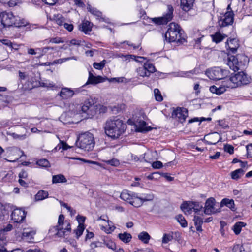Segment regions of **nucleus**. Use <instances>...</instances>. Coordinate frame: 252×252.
I'll list each match as a JSON object with an SVG mask.
<instances>
[{
    "instance_id": "obj_1",
    "label": "nucleus",
    "mask_w": 252,
    "mask_h": 252,
    "mask_svg": "<svg viewBox=\"0 0 252 252\" xmlns=\"http://www.w3.org/2000/svg\"><path fill=\"white\" fill-rule=\"evenodd\" d=\"M127 128V126L123 120L116 117L107 121L105 126L106 134L113 139L118 138Z\"/></svg>"
},
{
    "instance_id": "obj_2",
    "label": "nucleus",
    "mask_w": 252,
    "mask_h": 252,
    "mask_svg": "<svg viewBox=\"0 0 252 252\" xmlns=\"http://www.w3.org/2000/svg\"><path fill=\"white\" fill-rule=\"evenodd\" d=\"M186 35L181 26L177 23L172 22L168 25V28L164 34V38L167 42H176L177 44H182L187 42Z\"/></svg>"
},
{
    "instance_id": "obj_3",
    "label": "nucleus",
    "mask_w": 252,
    "mask_h": 252,
    "mask_svg": "<svg viewBox=\"0 0 252 252\" xmlns=\"http://www.w3.org/2000/svg\"><path fill=\"white\" fill-rule=\"evenodd\" d=\"M249 61V59L244 54H237L235 56L228 54L227 64L234 72L245 69Z\"/></svg>"
},
{
    "instance_id": "obj_4",
    "label": "nucleus",
    "mask_w": 252,
    "mask_h": 252,
    "mask_svg": "<svg viewBox=\"0 0 252 252\" xmlns=\"http://www.w3.org/2000/svg\"><path fill=\"white\" fill-rule=\"evenodd\" d=\"M64 215L61 214L59 217L58 225L53 227L49 230L50 232H56L55 235L59 237L67 239V237L71 233V226L67 220L64 221Z\"/></svg>"
},
{
    "instance_id": "obj_5",
    "label": "nucleus",
    "mask_w": 252,
    "mask_h": 252,
    "mask_svg": "<svg viewBox=\"0 0 252 252\" xmlns=\"http://www.w3.org/2000/svg\"><path fill=\"white\" fill-rule=\"evenodd\" d=\"M251 77L248 76L243 70L238 72L234 75L231 74L228 82L231 85H234L236 88L241 85H246L250 83Z\"/></svg>"
},
{
    "instance_id": "obj_6",
    "label": "nucleus",
    "mask_w": 252,
    "mask_h": 252,
    "mask_svg": "<svg viewBox=\"0 0 252 252\" xmlns=\"http://www.w3.org/2000/svg\"><path fill=\"white\" fill-rule=\"evenodd\" d=\"M93 140V134L87 132L79 135L77 145L82 149L90 151L94 148Z\"/></svg>"
},
{
    "instance_id": "obj_7",
    "label": "nucleus",
    "mask_w": 252,
    "mask_h": 252,
    "mask_svg": "<svg viewBox=\"0 0 252 252\" xmlns=\"http://www.w3.org/2000/svg\"><path fill=\"white\" fill-rule=\"evenodd\" d=\"M228 71L223 69L220 67H215L211 69H208L205 71V74L211 80H219L222 79L226 76Z\"/></svg>"
},
{
    "instance_id": "obj_8",
    "label": "nucleus",
    "mask_w": 252,
    "mask_h": 252,
    "mask_svg": "<svg viewBox=\"0 0 252 252\" xmlns=\"http://www.w3.org/2000/svg\"><path fill=\"white\" fill-rule=\"evenodd\" d=\"M188 116V110L184 107H178L174 109L172 112L171 117L173 119L183 124L186 121V118Z\"/></svg>"
},
{
    "instance_id": "obj_9",
    "label": "nucleus",
    "mask_w": 252,
    "mask_h": 252,
    "mask_svg": "<svg viewBox=\"0 0 252 252\" xmlns=\"http://www.w3.org/2000/svg\"><path fill=\"white\" fill-rule=\"evenodd\" d=\"M16 16L12 12H0V21L4 27H9L14 25Z\"/></svg>"
},
{
    "instance_id": "obj_10",
    "label": "nucleus",
    "mask_w": 252,
    "mask_h": 252,
    "mask_svg": "<svg viewBox=\"0 0 252 252\" xmlns=\"http://www.w3.org/2000/svg\"><path fill=\"white\" fill-rule=\"evenodd\" d=\"M216 203V200L214 197H211L208 198L205 203V206L204 208V214L210 215L216 214L218 212H220V208L217 209L215 207Z\"/></svg>"
},
{
    "instance_id": "obj_11",
    "label": "nucleus",
    "mask_w": 252,
    "mask_h": 252,
    "mask_svg": "<svg viewBox=\"0 0 252 252\" xmlns=\"http://www.w3.org/2000/svg\"><path fill=\"white\" fill-rule=\"evenodd\" d=\"M234 14L232 10L225 12L224 18H220L218 20V24L220 28L232 25L234 22Z\"/></svg>"
},
{
    "instance_id": "obj_12",
    "label": "nucleus",
    "mask_w": 252,
    "mask_h": 252,
    "mask_svg": "<svg viewBox=\"0 0 252 252\" xmlns=\"http://www.w3.org/2000/svg\"><path fill=\"white\" fill-rule=\"evenodd\" d=\"M234 85H231L228 80L227 81L222 82V84L219 87L215 85L210 86L209 90L211 93L220 95L227 90V88H234Z\"/></svg>"
},
{
    "instance_id": "obj_13",
    "label": "nucleus",
    "mask_w": 252,
    "mask_h": 252,
    "mask_svg": "<svg viewBox=\"0 0 252 252\" xmlns=\"http://www.w3.org/2000/svg\"><path fill=\"white\" fill-rule=\"evenodd\" d=\"M26 213L21 209H14L11 214L12 219L17 223L21 222L25 218Z\"/></svg>"
},
{
    "instance_id": "obj_14",
    "label": "nucleus",
    "mask_w": 252,
    "mask_h": 252,
    "mask_svg": "<svg viewBox=\"0 0 252 252\" xmlns=\"http://www.w3.org/2000/svg\"><path fill=\"white\" fill-rule=\"evenodd\" d=\"M7 153L9 156L13 157V161L19 159L24 155L23 151L15 147L9 148Z\"/></svg>"
},
{
    "instance_id": "obj_15",
    "label": "nucleus",
    "mask_w": 252,
    "mask_h": 252,
    "mask_svg": "<svg viewBox=\"0 0 252 252\" xmlns=\"http://www.w3.org/2000/svg\"><path fill=\"white\" fill-rule=\"evenodd\" d=\"M174 8L171 5H167V11L161 17L163 19L164 24H167L168 22L171 21L173 18Z\"/></svg>"
},
{
    "instance_id": "obj_16",
    "label": "nucleus",
    "mask_w": 252,
    "mask_h": 252,
    "mask_svg": "<svg viewBox=\"0 0 252 252\" xmlns=\"http://www.w3.org/2000/svg\"><path fill=\"white\" fill-rule=\"evenodd\" d=\"M103 241V243L102 242L95 241V247H103V246H102V245L103 244L104 246H105L110 249H111L112 250H116V246L115 243L111 240H110L109 238L107 237L106 238H104Z\"/></svg>"
},
{
    "instance_id": "obj_17",
    "label": "nucleus",
    "mask_w": 252,
    "mask_h": 252,
    "mask_svg": "<svg viewBox=\"0 0 252 252\" xmlns=\"http://www.w3.org/2000/svg\"><path fill=\"white\" fill-rule=\"evenodd\" d=\"M139 59L146 60V62L144 63L143 66L145 68L147 73L150 76L151 73H153L156 71V68L154 64L149 62V59L145 57H138Z\"/></svg>"
},
{
    "instance_id": "obj_18",
    "label": "nucleus",
    "mask_w": 252,
    "mask_h": 252,
    "mask_svg": "<svg viewBox=\"0 0 252 252\" xmlns=\"http://www.w3.org/2000/svg\"><path fill=\"white\" fill-rule=\"evenodd\" d=\"M220 206L221 207L225 206L234 212L236 210L234 201L232 199H229L226 198L222 199L221 201Z\"/></svg>"
},
{
    "instance_id": "obj_19",
    "label": "nucleus",
    "mask_w": 252,
    "mask_h": 252,
    "mask_svg": "<svg viewBox=\"0 0 252 252\" xmlns=\"http://www.w3.org/2000/svg\"><path fill=\"white\" fill-rule=\"evenodd\" d=\"M74 91L68 88H62L60 92V96L64 99L71 98L74 95Z\"/></svg>"
},
{
    "instance_id": "obj_20",
    "label": "nucleus",
    "mask_w": 252,
    "mask_h": 252,
    "mask_svg": "<svg viewBox=\"0 0 252 252\" xmlns=\"http://www.w3.org/2000/svg\"><path fill=\"white\" fill-rule=\"evenodd\" d=\"M93 23L87 20L83 21L79 26V29L85 33L87 34L92 30Z\"/></svg>"
},
{
    "instance_id": "obj_21",
    "label": "nucleus",
    "mask_w": 252,
    "mask_h": 252,
    "mask_svg": "<svg viewBox=\"0 0 252 252\" xmlns=\"http://www.w3.org/2000/svg\"><path fill=\"white\" fill-rule=\"evenodd\" d=\"M95 18L96 20H98L100 22H103L107 24H109L112 25H114V23H112L110 21V19L109 18L106 17L105 16L103 15L102 13L99 11L95 9Z\"/></svg>"
},
{
    "instance_id": "obj_22",
    "label": "nucleus",
    "mask_w": 252,
    "mask_h": 252,
    "mask_svg": "<svg viewBox=\"0 0 252 252\" xmlns=\"http://www.w3.org/2000/svg\"><path fill=\"white\" fill-rule=\"evenodd\" d=\"M212 41L216 44L221 42L227 35L225 34H221L220 31L216 32L214 34L211 35Z\"/></svg>"
},
{
    "instance_id": "obj_23",
    "label": "nucleus",
    "mask_w": 252,
    "mask_h": 252,
    "mask_svg": "<svg viewBox=\"0 0 252 252\" xmlns=\"http://www.w3.org/2000/svg\"><path fill=\"white\" fill-rule=\"evenodd\" d=\"M195 0H181V6L183 11L188 12L193 6V3Z\"/></svg>"
},
{
    "instance_id": "obj_24",
    "label": "nucleus",
    "mask_w": 252,
    "mask_h": 252,
    "mask_svg": "<svg viewBox=\"0 0 252 252\" xmlns=\"http://www.w3.org/2000/svg\"><path fill=\"white\" fill-rule=\"evenodd\" d=\"M194 207V201H184L180 206L181 209L184 211L186 210L189 213H190Z\"/></svg>"
},
{
    "instance_id": "obj_25",
    "label": "nucleus",
    "mask_w": 252,
    "mask_h": 252,
    "mask_svg": "<svg viewBox=\"0 0 252 252\" xmlns=\"http://www.w3.org/2000/svg\"><path fill=\"white\" fill-rule=\"evenodd\" d=\"M135 195H136L135 193L126 190L121 193L120 197L123 200L127 201L129 203L130 200L132 199V197H135Z\"/></svg>"
},
{
    "instance_id": "obj_26",
    "label": "nucleus",
    "mask_w": 252,
    "mask_h": 252,
    "mask_svg": "<svg viewBox=\"0 0 252 252\" xmlns=\"http://www.w3.org/2000/svg\"><path fill=\"white\" fill-rule=\"evenodd\" d=\"M245 172V170L242 168L237 169L231 172V177L233 180H238L244 174Z\"/></svg>"
},
{
    "instance_id": "obj_27",
    "label": "nucleus",
    "mask_w": 252,
    "mask_h": 252,
    "mask_svg": "<svg viewBox=\"0 0 252 252\" xmlns=\"http://www.w3.org/2000/svg\"><path fill=\"white\" fill-rule=\"evenodd\" d=\"M118 237L125 243H129L132 239L131 235L127 232H125L123 233H119L118 235Z\"/></svg>"
},
{
    "instance_id": "obj_28",
    "label": "nucleus",
    "mask_w": 252,
    "mask_h": 252,
    "mask_svg": "<svg viewBox=\"0 0 252 252\" xmlns=\"http://www.w3.org/2000/svg\"><path fill=\"white\" fill-rule=\"evenodd\" d=\"M67 180L65 176L62 174L53 175L52 177V183L53 184L65 183Z\"/></svg>"
},
{
    "instance_id": "obj_29",
    "label": "nucleus",
    "mask_w": 252,
    "mask_h": 252,
    "mask_svg": "<svg viewBox=\"0 0 252 252\" xmlns=\"http://www.w3.org/2000/svg\"><path fill=\"white\" fill-rule=\"evenodd\" d=\"M225 46L228 52L227 54L230 53L231 55L235 54L237 52V49L239 47V44H236L234 46H231L229 43V39H227V41L225 43Z\"/></svg>"
},
{
    "instance_id": "obj_30",
    "label": "nucleus",
    "mask_w": 252,
    "mask_h": 252,
    "mask_svg": "<svg viewBox=\"0 0 252 252\" xmlns=\"http://www.w3.org/2000/svg\"><path fill=\"white\" fill-rule=\"evenodd\" d=\"M35 234V231L34 230H29L28 229H25L22 233V236L24 238L26 239L27 240H31L33 236Z\"/></svg>"
},
{
    "instance_id": "obj_31",
    "label": "nucleus",
    "mask_w": 252,
    "mask_h": 252,
    "mask_svg": "<svg viewBox=\"0 0 252 252\" xmlns=\"http://www.w3.org/2000/svg\"><path fill=\"white\" fill-rule=\"evenodd\" d=\"M246 223L242 221L237 222L233 226V231L236 235H238L241 231L242 227H245Z\"/></svg>"
},
{
    "instance_id": "obj_32",
    "label": "nucleus",
    "mask_w": 252,
    "mask_h": 252,
    "mask_svg": "<svg viewBox=\"0 0 252 252\" xmlns=\"http://www.w3.org/2000/svg\"><path fill=\"white\" fill-rule=\"evenodd\" d=\"M138 238L144 244H148L151 238V236L147 232L143 231L139 234Z\"/></svg>"
},
{
    "instance_id": "obj_33",
    "label": "nucleus",
    "mask_w": 252,
    "mask_h": 252,
    "mask_svg": "<svg viewBox=\"0 0 252 252\" xmlns=\"http://www.w3.org/2000/svg\"><path fill=\"white\" fill-rule=\"evenodd\" d=\"M141 197H138L137 194L136 193V195L135 197H132V199L130 200L129 201V204L132 205L135 207H139L143 204V201L140 199Z\"/></svg>"
},
{
    "instance_id": "obj_34",
    "label": "nucleus",
    "mask_w": 252,
    "mask_h": 252,
    "mask_svg": "<svg viewBox=\"0 0 252 252\" xmlns=\"http://www.w3.org/2000/svg\"><path fill=\"white\" fill-rule=\"evenodd\" d=\"M48 192L46 191L40 190L36 194L35 199L36 201H40L47 198Z\"/></svg>"
},
{
    "instance_id": "obj_35",
    "label": "nucleus",
    "mask_w": 252,
    "mask_h": 252,
    "mask_svg": "<svg viewBox=\"0 0 252 252\" xmlns=\"http://www.w3.org/2000/svg\"><path fill=\"white\" fill-rule=\"evenodd\" d=\"M28 23L24 19H20V17L16 16L14 26L17 27H20L23 26H26L28 25Z\"/></svg>"
},
{
    "instance_id": "obj_36",
    "label": "nucleus",
    "mask_w": 252,
    "mask_h": 252,
    "mask_svg": "<svg viewBox=\"0 0 252 252\" xmlns=\"http://www.w3.org/2000/svg\"><path fill=\"white\" fill-rule=\"evenodd\" d=\"M176 219L182 227L185 228L187 226V221L182 214L177 215L176 216Z\"/></svg>"
},
{
    "instance_id": "obj_37",
    "label": "nucleus",
    "mask_w": 252,
    "mask_h": 252,
    "mask_svg": "<svg viewBox=\"0 0 252 252\" xmlns=\"http://www.w3.org/2000/svg\"><path fill=\"white\" fill-rule=\"evenodd\" d=\"M137 73L138 75L140 76L144 77H149L147 71H146L145 68L143 65L141 67H138L136 70Z\"/></svg>"
},
{
    "instance_id": "obj_38",
    "label": "nucleus",
    "mask_w": 252,
    "mask_h": 252,
    "mask_svg": "<svg viewBox=\"0 0 252 252\" xmlns=\"http://www.w3.org/2000/svg\"><path fill=\"white\" fill-rule=\"evenodd\" d=\"M9 102L8 96L6 95H3L0 94V105L5 106Z\"/></svg>"
},
{
    "instance_id": "obj_39",
    "label": "nucleus",
    "mask_w": 252,
    "mask_h": 252,
    "mask_svg": "<svg viewBox=\"0 0 252 252\" xmlns=\"http://www.w3.org/2000/svg\"><path fill=\"white\" fill-rule=\"evenodd\" d=\"M54 20L55 21L56 23L60 25H63L65 23V19L61 15L58 14L54 16Z\"/></svg>"
},
{
    "instance_id": "obj_40",
    "label": "nucleus",
    "mask_w": 252,
    "mask_h": 252,
    "mask_svg": "<svg viewBox=\"0 0 252 252\" xmlns=\"http://www.w3.org/2000/svg\"><path fill=\"white\" fill-rule=\"evenodd\" d=\"M147 126V123L143 120H140L138 122V125L137 126L136 131L137 132H141V131L144 130Z\"/></svg>"
},
{
    "instance_id": "obj_41",
    "label": "nucleus",
    "mask_w": 252,
    "mask_h": 252,
    "mask_svg": "<svg viewBox=\"0 0 252 252\" xmlns=\"http://www.w3.org/2000/svg\"><path fill=\"white\" fill-rule=\"evenodd\" d=\"M155 99L158 101L161 102L163 100V97L161 95L160 91L158 89L156 88L154 90Z\"/></svg>"
},
{
    "instance_id": "obj_42",
    "label": "nucleus",
    "mask_w": 252,
    "mask_h": 252,
    "mask_svg": "<svg viewBox=\"0 0 252 252\" xmlns=\"http://www.w3.org/2000/svg\"><path fill=\"white\" fill-rule=\"evenodd\" d=\"M94 106L90 104V102L86 103L81 107V110L83 112H87L88 114H89L91 110L93 109Z\"/></svg>"
},
{
    "instance_id": "obj_43",
    "label": "nucleus",
    "mask_w": 252,
    "mask_h": 252,
    "mask_svg": "<svg viewBox=\"0 0 252 252\" xmlns=\"http://www.w3.org/2000/svg\"><path fill=\"white\" fill-rule=\"evenodd\" d=\"M173 235L170 233H164L162 240V243H168L173 239Z\"/></svg>"
},
{
    "instance_id": "obj_44",
    "label": "nucleus",
    "mask_w": 252,
    "mask_h": 252,
    "mask_svg": "<svg viewBox=\"0 0 252 252\" xmlns=\"http://www.w3.org/2000/svg\"><path fill=\"white\" fill-rule=\"evenodd\" d=\"M85 227L84 225H78L77 228L74 230L77 238H79L83 233Z\"/></svg>"
},
{
    "instance_id": "obj_45",
    "label": "nucleus",
    "mask_w": 252,
    "mask_h": 252,
    "mask_svg": "<svg viewBox=\"0 0 252 252\" xmlns=\"http://www.w3.org/2000/svg\"><path fill=\"white\" fill-rule=\"evenodd\" d=\"M107 108L103 105H95V114L97 111L99 112V114L105 113L107 112Z\"/></svg>"
},
{
    "instance_id": "obj_46",
    "label": "nucleus",
    "mask_w": 252,
    "mask_h": 252,
    "mask_svg": "<svg viewBox=\"0 0 252 252\" xmlns=\"http://www.w3.org/2000/svg\"><path fill=\"white\" fill-rule=\"evenodd\" d=\"M89 76L88 81L83 86H87L89 84H94V76L93 75L91 71H89Z\"/></svg>"
},
{
    "instance_id": "obj_47",
    "label": "nucleus",
    "mask_w": 252,
    "mask_h": 252,
    "mask_svg": "<svg viewBox=\"0 0 252 252\" xmlns=\"http://www.w3.org/2000/svg\"><path fill=\"white\" fill-rule=\"evenodd\" d=\"M83 44L84 41L73 39L69 41L68 45L70 46L71 45H72L76 46H80Z\"/></svg>"
},
{
    "instance_id": "obj_48",
    "label": "nucleus",
    "mask_w": 252,
    "mask_h": 252,
    "mask_svg": "<svg viewBox=\"0 0 252 252\" xmlns=\"http://www.w3.org/2000/svg\"><path fill=\"white\" fill-rule=\"evenodd\" d=\"M37 164L43 167H47L50 165L49 161L46 159H40L36 162Z\"/></svg>"
},
{
    "instance_id": "obj_49",
    "label": "nucleus",
    "mask_w": 252,
    "mask_h": 252,
    "mask_svg": "<svg viewBox=\"0 0 252 252\" xmlns=\"http://www.w3.org/2000/svg\"><path fill=\"white\" fill-rule=\"evenodd\" d=\"M195 226H202L203 223V219L199 217L195 216L193 218Z\"/></svg>"
},
{
    "instance_id": "obj_50",
    "label": "nucleus",
    "mask_w": 252,
    "mask_h": 252,
    "mask_svg": "<svg viewBox=\"0 0 252 252\" xmlns=\"http://www.w3.org/2000/svg\"><path fill=\"white\" fill-rule=\"evenodd\" d=\"M218 125L223 129H228L229 128L228 124L224 120H217Z\"/></svg>"
},
{
    "instance_id": "obj_51",
    "label": "nucleus",
    "mask_w": 252,
    "mask_h": 252,
    "mask_svg": "<svg viewBox=\"0 0 252 252\" xmlns=\"http://www.w3.org/2000/svg\"><path fill=\"white\" fill-rule=\"evenodd\" d=\"M109 79L106 76H101L100 75L95 76V85L104 82Z\"/></svg>"
},
{
    "instance_id": "obj_52",
    "label": "nucleus",
    "mask_w": 252,
    "mask_h": 252,
    "mask_svg": "<svg viewBox=\"0 0 252 252\" xmlns=\"http://www.w3.org/2000/svg\"><path fill=\"white\" fill-rule=\"evenodd\" d=\"M125 106V105L123 104H118L117 106H114L112 109V111L115 113H118L124 109Z\"/></svg>"
},
{
    "instance_id": "obj_53",
    "label": "nucleus",
    "mask_w": 252,
    "mask_h": 252,
    "mask_svg": "<svg viewBox=\"0 0 252 252\" xmlns=\"http://www.w3.org/2000/svg\"><path fill=\"white\" fill-rule=\"evenodd\" d=\"M171 234L173 235V239H175L178 242H180L182 240L181 234L179 231L171 232Z\"/></svg>"
},
{
    "instance_id": "obj_54",
    "label": "nucleus",
    "mask_w": 252,
    "mask_h": 252,
    "mask_svg": "<svg viewBox=\"0 0 252 252\" xmlns=\"http://www.w3.org/2000/svg\"><path fill=\"white\" fill-rule=\"evenodd\" d=\"M224 150L225 152L231 155L234 153V147L232 145L226 144L224 146Z\"/></svg>"
},
{
    "instance_id": "obj_55",
    "label": "nucleus",
    "mask_w": 252,
    "mask_h": 252,
    "mask_svg": "<svg viewBox=\"0 0 252 252\" xmlns=\"http://www.w3.org/2000/svg\"><path fill=\"white\" fill-rule=\"evenodd\" d=\"M246 150L247 158H252V143H250L246 146Z\"/></svg>"
},
{
    "instance_id": "obj_56",
    "label": "nucleus",
    "mask_w": 252,
    "mask_h": 252,
    "mask_svg": "<svg viewBox=\"0 0 252 252\" xmlns=\"http://www.w3.org/2000/svg\"><path fill=\"white\" fill-rule=\"evenodd\" d=\"M150 20H151V21L154 23L155 24H157V25H163L164 24L163 21H162V20L161 18V17H158V18H151L150 19Z\"/></svg>"
},
{
    "instance_id": "obj_57",
    "label": "nucleus",
    "mask_w": 252,
    "mask_h": 252,
    "mask_svg": "<svg viewBox=\"0 0 252 252\" xmlns=\"http://www.w3.org/2000/svg\"><path fill=\"white\" fill-rule=\"evenodd\" d=\"M245 252L242 246L240 245H235L233 246L232 249V252Z\"/></svg>"
},
{
    "instance_id": "obj_58",
    "label": "nucleus",
    "mask_w": 252,
    "mask_h": 252,
    "mask_svg": "<svg viewBox=\"0 0 252 252\" xmlns=\"http://www.w3.org/2000/svg\"><path fill=\"white\" fill-rule=\"evenodd\" d=\"M152 166L154 169H160L163 167V164L160 161H156L152 163Z\"/></svg>"
},
{
    "instance_id": "obj_59",
    "label": "nucleus",
    "mask_w": 252,
    "mask_h": 252,
    "mask_svg": "<svg viewBox=\"0 0 252 252\" xmlns=\"http://www.w3.org/2000/svg\"><path fill=\"white\" fill-rule=\"evenodd\" d=\"M106 63V61L105 60H103L100 63H95V69L99 70L102 69L104 67Z\"/></svg>"
},
{
    "instance_id": "obj_60",
    "label": "nucleus",
    "mask_w": 252,
    "mask_h": 252,
    "mask_svg": "<svg viewBox=\"0 0 252 252\" xmlns=\"http://www.w3.org/2000/svg\"><path fill=\"white\" fill-rule=\"evenodd\" d=\"M194 207H193V210L195 212H199L203 208V206L199 202L194 201Z\"/></svg>"
},
{
    "instance_id": "obj_61",
    "label": "nucleus",
    "mask_w": 252,
    "mask_h": 252,
    "mask_svg": "<svg viewBox=\"0 0 252 252\" xmlns=\"http://www.w3.org/2000/svg\"><path fill=\"white\" fill-rule=\"evenodd\" d=\"M107 163L112 166H117L119 165L120 163L118 160L113 158L112 159L108 160Z\"/></svg>"
},
{
    "instance_id": "obj_62",
    "label": "nucleus",
    "mask_w": 252,
    "mask_h": 252,
    "mask_svg": "<svg viewBox=\"0 0 252 252\" xmlns=\"http://www.w3.org/2000/svg\"><path fill=\"white\" fill-rule=\"evenodd\" d=\"M142 200L143 203L145 201H152L154 199V196L153 195L151 194H147L145 197H141L140 198Z\"/></svg>"
},
{
    "instance_id": "obj_63",
    "label": "nucleus",
    "mask_w": 252,
    "mask_h": 252,
    "mask_svg": "<svg viewBox=\"0 0 252 252\" xmlns=\"http://www.w3.org/2000/svg\"><path fill=\"white\" fill-rule=\"evenodd\" d=\"M159 175H160L162 177L166 178V180L168 181H172L174 180V177H172L168 175V174L167 173L159 172Z\"/></svg>"
},
{
    "instance_id": "obj_64",
    "label": "nucleus",
    "mask_w": 252,
    "mask_h": 252,
    "mask_svg": "<svg viewBox=\"0 0 252 252\" xmlns=\"http://www.w3.org/2000/svg\"><path fill=\"white\" fill-rule=\"evenodd\" d=\"M19 179H26L28 178V175L26 171L22 170L18 175Z\"/></svg>"
}]
</instances>
